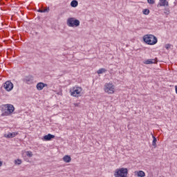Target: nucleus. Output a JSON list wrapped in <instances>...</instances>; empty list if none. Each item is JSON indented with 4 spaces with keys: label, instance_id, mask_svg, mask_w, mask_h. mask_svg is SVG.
I'll return each instance as SVG.
<instances>
[{
    "label": "nucleus",
    "instance_id": "1",
    "mask_svg": "<svg viewBox=\"0 0 177 177\" xmlns=\"http://www.w3.org/2000/svg\"><path fill=\"white\" fill-rule=\"evenodd\" d=\"M143 40L147 45H156L158 42L157 37L153 35H146L143 37Z\"/></svg>",
    "mask_w": 177,
    "mask_h": 177
},
{
    "label": "nucleus",
    "instance_id": "2",
    "mask_svg": "<svg viewBox=\"0 0 177 177\" xmlns=\"http://www.w3.org/2000/svg\"><path fill=\"white\" fill-rule=\"evenodd\" d=\"M115 177H128V169L125 167H120L116 169L114 172Z\"/></svg>",
    "mask_w": 177,
    "mask_h": 177
},
{
    "label": "nucleus",
    "instance_id": "3",
    "mask_svg": "<svg viewBox=\"0 0 177 177\" xmlns=\"http://www.w3.org/2000/svg\"><path fill=\"white\" fill-rule=\"evenodd\" d=\"M4 110L1 115L3 117L10 115L15 111V106L10 104H7L4 105Z\"/></svg>",
    "mask_w": 177,
    "mask_h": 177
},
{
    "label": "nucleus",
    "instance_id": "4",
    "mask_svg": "<svg viewBox=\"0 0 177 177\" xmlns=\"http://www.w3.org/2000/svg\"><path fill=\"white\" fill-rule=\"evenodd\" d=\"M104 91L109 95H113L115 92V86L113 83H105L104 85Z\"/></svg>",
    "mask_w": 177,
    "mask_h": 177
},
{
    "label": "nucleus",
    "instance_id": "5",
    "mask_svg": "<svg viewBox=\"0 0 177 177\" xmlns=\"http://www.w3.org/2000/svg\"><path fill=\"white\" fill-rule=\"evenodd\" d=\"M82 92V88L78 86H75L70 90L71 95L73 96V97H80V96H81Z\"/></svg>",
    "mask_w": 177,
    "mask_h": 177
},
{
    "label": "nucleus",
    "instance_id": "6",
    "mask_svg": "<svg viewBox=\"0 0 177 177\" xmlns=\"http://www.w3.org/2000/svg\"><path fill=\"white\" fill-rule=\"evenodd\" d=\"M66 24L68 27H78L80 26V20L75 17H70L67 19Z\"/></svg>",
    "mask_w": 177,
    "mask_h": 177
},
{
    "label": "nucleus",
    "instance_id": "7",
    "mask_svg": "<svg viewBox=\"0 0 177 177\" xmlns=\"http://www.w3.org/2000/svg\"><path fill=\"white\" fill-rule=\"evenodd\" d=\"M4 89L7 91V92H10L13 89V83L10 81H6L3 85Z\"/></svg>",
    "mask_w": 177,
    "mask_h": 177
},
{
    "label": "nucleus",
    "instance_id": "8",
    "mask_svg": "<svg viewBox=\"0 0 177 177\" xmlns=\"http://www.w3.org/2000/svg\"><path fill=\"white\" fill-rule=\"evenodd\" d=\"M143 63H144V64H156V63H157V58L145 59L143 62Z\"/></svg>",
    "mask_w": 177,
    "mask_h": 177
},
{
    "label": "nucleus",
    "instance_id": "9",
    "mask_svg": "<svg viewBox=\"0 0 177 177\" xmlns=\"http://www.w3.org/2000/svg\"><path fill=\"white\" fill-rule=\"evenodd\" d=\"M45 86H48L47 84H44V82L37 83L36 88L37 91H42L45 88Z\"/></svg>",
    "mask_w": 177,
    "mask_h": 177
},
{
    "label": "nucleus",
    "instance_id": "10",
    "mask_svg": "<svg viewBox=\"0 0 177 177\" xmlns=\"http://www.w3.org/2000/svg\"><path fill=\"white\" fill-rule=\"evenodd\" d=\"M135 175H136L138 177H145L146 176V174L145 173V171L140 170V171H137L134 172Z\"/></svg>",
    "mask_w": 177,
    "mask_h": 177
},
{
    "label": "nucleus",
    "instance_id": "11",
    "mask_svg": "<svg viewBox=\"0 0 177 177\" xmlns=\"http://www.w3.org/2000/svg\"><path fill=\"white\" fill-rule=\"evenodd\" d=\"M158 5L159 6H169V3L167 0H160Z\"/></svg>",
    "mask_w": 177,
    "mask_h": 177
},
{
    "label": "nucleus",
    "instance_id": "12",
    "mask_svg": "<svg viewBox=\"0 0 177 177\" xmlns=\"http://www.w3.org/2000/svg\"><path fill=\"white\" fill-rule=\"evenodd\" d=\"M44 140H46V141L50 140L51 139H55V136L49 133L46 136H44Z\"/></svg>",
    "mask_w": 177,
    "mask_h": 177
},
{
    "label": "nucleus",
    "instance_id": "13",
    "mask_svg": "<svg viewBox=\"0 0 177 177\" xmlns=\"http://www.w3.org/2000/svg\"><path fill=\"white\" fill-rule=\"evenodd\" d=\"M17 132L9 133L8 134L5 135V138H15V136H17Z\"/></svg>",
    "mask_w": 177,
    "mask_h": 177
},
{
    "label": "nucleus",
    "instance_id": "14",
    "mask_svg": "<svg viewBox=\"0 0 177 177\" xmlns=\"http://www.w3.org/2000/svg\"><path fill=\"white\" fill-rule=\"evenodd\" d=\"M63 160L64 162H71V156L68 155H66L64 156Z\"/></svg>",
    "mask_w": 177,
    "mask_h": 177
},
{
    "label": "nucleus",
    "instance_id": "15",
    "mask_svg": "<svg viewBox=\"0 0 177 177\" xmlns=\"http://www.w3.org/2000/svg\"><path fill=\"white\" fill-rule=\"evenodd\" d=\"M24 82H26V84H30V82H31V81H32V76H28L26 77L24 79Z\"/></svg>",
    "mask_w": 177,
    "mask_h": 177
},
{
    "label": "nucleus",
    "instance_id": "16",
    "mask_svg": "<svg viewBox=\"0 0 177 177\" xmlns=\"http://www.w3.org/2000/svg\"><path fill=\"white\" fill-rule=\"evenodd\" d=\"M72 8H77L78 6V1L77 0H73L71 3Z\"/></svg>",
    "mask_w": 177,
    "mask_h": 177
},
{
    "label": "nucleus",
    "instance_id": "17",
    "mask_svg": "<svg viewBox=\"0 0 177 177\" xmlns=\"http://www.w3.org/2000/svg\"><path fill=\"white\" fill-rule=\"evenodd\" d=\"M151 135H152V138L153 139L152 141V146H153L154 147H157V138L156 137H154L153 133H151Z\"/></svg>",
    "mask_w": 177,
    "mask_h": 177
},
{
    "label": "nucleus",
    "instance_id": "18",
    "mask_svg": "<svg viewBox=\"0 0 177 177\" xmlns=\"http://www.w3.org/2000/svg\"><path fill=\"white\" fill-rule=\"evenodd\" d=\"M106 71H107V70H106V68H100V69L97 71V74H103L104 73H106Z\"/></svg>",
    "mask_w": 177,
    "mask_h": 177
},
{
    "label": "nucleus",
    "instance_id": "19",
    "mask_svg": "<svg viewBox=\"0 0 177 177\" xmlns=\"http://www.w3.org/2000/svg\"><path fill=\"white\" fill-rule=\"evenodd\" d=\"M27 157H32V152L31 151H26Z\"/></svg>",
    "mask_w": 177,
    "mask_h": 177
},
{
    "label": "nucleus",
    "instance_id": "20",
    "mask_svg": "<svg viewBox=\"0 0 177 177\" xmlns=\"http://www.w3.org/2000/svg\"><path fill=\"white\" fill-rule=\"evenodd\" d=\"M150 13V10L149 9H144L143 10V14L144 15H149Z\"/></svg>",
    "mask_w": 177,
    "mask_h": 177
},
{
    "label": "nucleus",
    "instance_id": "21",
    "mask_svg": "<svg viewBox=\"0 0 177 177\" xmlns=\"http://www.w3.org/2000/svg\"><path fill=\"white\" fill-rule=\"evenodd\" d=\"M15 164H17V165H20L21 164V160L17 159V160H15Z\"/></svg>",
    "mask_w": 177,
    "mask_h": 177
},
{
    "label": "nucleus",
    "instance_id": "22",
    "mask_svg": "<svg viewBox=\"0 0 177 177\" xmlns=\"http://www.w3.org/2000/svg\"><path fill=\"white\" fill-rule=\"evenodd\" d=\"M165 48L167 50L171 48V44H165Z\"/></svg>",
    "mask_w": 177,
    "mask_h": 177
},
{
    "label": "nucleus",
    "instance_id": "23",
    "mask_svg": "<svg viewBox=\"0 0 177 177\" xmlns=\"http://www.w3.org/2000/svg\"><path fill=\"white\" fill-rule=\"evenodd\" d=\"M147 2H148V3L153 5V3H154V0H147Z\"/></svg>",
    "mask_w": 177,
    "mask_h": 177
},
{
    "label": "nucleus",
    "instance_id": "24",
    "mask_svg": "<svg viewBox=\"0 0 177 177\" xmlns=\"http://www.w3.org/2000/svg\"><path fill=\"white\" fill-rule=\"evenodd\" d=\"M80 102H78V103H73V106H74L75 107H80Z\"/></svg>",
    "mask_w": 177,
    "mask_h": 177
},
{
    "label": "nucleus",
    "instance_id": "25",
    "mask_svg": "<svg viewBox=\"0 0 177 177\" xmlns=\"http://www.w3.org/2000/svg\"><path fill=\"white\" fill-rule=\"evenodd\" d=\"M44 10V13H45L46 12H49V7L46 8V9H44V10Z\"/></svg>",
    "mask_w": 177,
    "mask_h": 177
},
{
    "label": "nucleus",
    "instance_id": "26",
    "mask_svg": "<svg viewBox=\"0 0 177 177\" xmlns=\"http://www.w3.org/2000/svg\"><path fill=\"white\" fill-rule=\"evenodd\" d=\"M38 12H39V13H44V10H39Z\"/></svg>",
    "mask_w": 177,
    "mask_h": 177
},
{
    "label": "nucleus",
    "instance_id": "27",
    "mask_svg": "<svg viewBox=\"0 0 177 177\" xmlns=\"http://www.w3.org/2000/svg\"><path fill=\"white\" fill-rule=\"evenodd\" d=\"M2 165H3V162L2 161H0V167H1Z\"/></svg>",
    "mask_w": 177,
    "mask_h": 177
},
{
    "label": "nucleus",
    "instance_id": "28",
    "mask_svg": "<svg viewBox=\"0 0 177 177\" xmlns=\"http://www.w3.org/2000/svg\"><path fill=\"white\" fill-rule=\"evenodd\" d=\"M176 93L177 94V86H175Z\"/></svg>",
    "mask_w": 177,
    "mask_h": 177
}]
</instances>
